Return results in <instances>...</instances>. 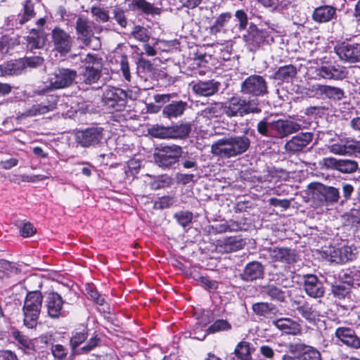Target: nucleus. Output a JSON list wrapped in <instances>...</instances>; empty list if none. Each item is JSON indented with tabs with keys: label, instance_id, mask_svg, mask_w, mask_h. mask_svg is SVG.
<instances>
[{
	"label": "nucleus",
	"instance_id": "obj_55",
	"mask_svg": "<svg viewBox=\"0 0 360 360\" xmlns=\"http://www.w3.org/2000/svg\"><path fill=\"white\" fill-rule=\"evenodd\" d=\"M51 353L57 360H64L68 355V349L62 345H52Z\"/></svg>",
	"mask_w": 360,
	"mask_h": 360
},
{
	"label": "nucleus",
	"instance_id": "obj_14",
	"mask_svg": "<svg viewBox=\"0 0 360 360\" xmlns=\"http://www.w3.org/2000/svg\"><path fill=\"white\" fill-rule=\"evenodd\" d=\"M103 136V129L100 127H89L79 130L75 134L77 143L84 148L95 146L101 143Z\"/></svg>",
	"mask_w": 360,
	"mask_h": 360
},
{
	"label": "nucleus",
	"instance_id": "obj_63",
	"mask_svg": "<svg viewBox=\"0 0 360 360\" xmlns=\"http://www.w3.org/2000/svg\"><path fill=\"white\" fill-rule=\"evenodd\" d=\"M0 270L2 271L4 276L5 274L16 273L18 271V268L7 260L0 259Z\"/></svg>",
	"mask_w": 360,
	"mask_h": 360
},
{
	"label": "nucleus",
	"instance_id": "obj_54",
	"mask_svg": "<svg viewBox=\"0 0 360 360\" xmlns=\"http://www.w3.org/2000/svg\"><path fill=\"white\" fill-rule=\"evenodd\" d=\"M176 202L174 197L163 196L159 198L154 203V208L158 210L166 209L172 206Z\"/></svg>",
	"mask_w": 360,
	"mask_h": 360
},
{
	"label": "nucleus",
	"instance_id": "obj_6",
	"mask_svg": "<svg viewBox=\"0 0 360 360\" xmlns=\"http://www.w3.org/2000/svg\"><path fill=\"white\" fill-rule=\"evenodd\" d=\"M84 66L80 72L83 82L86 84L96 83L101 77L103 60L96 55L89 53L82 60Z\"/></svg>",
	"mask_w": 360,
	"mask_h": 360
},
{
	"label": "nucleus",
	"instance_id": "obj_17",
	"mask_svg": "<svg viewBox=\"0 0 360 360\" xmlns=\"http://www.w3.org/2000/svg\"><path fill=\"white\" fill-rule=\"evenodd\" d=\"M335 51L342 61L349 63L360 61V44L342 42L335 47Z\"/></svg>",
	"mask_w": 360,
	"mask_h": 360
},
{
	"label": "nucleus",
	"instance_id": "obj_62",
	"mask_svg": "<svg viewBox=\"0 0 360 360\" xmlns=\"http://www.w3.org/2000/svg\"><path fill=\"white\" fill-rule=\"evenodd\" d=\"M99 342H100V338H98L97 335L91 338L84 346L81 347L80 353H84V354L89 353V352H91L92 349H94L96 347H97L98 345Z\"/></svg>",
	"mask_w": 360,
	"mask_h": 360
},
{
	"label": "nucleus",
	"instance_id": "obj_1",
	"mask_svg": "<svg viewBox=\"0 0 360 360\" xmlns=\"http://www.w3.org/2000/svg\"><path fill=\"white\" fill-rule=\"evenodd\" d=\"M248 131L249 128L245 130L243 135L231 136L219 139L212 145V153L224 158H234L243 154L250 147V139L246 136Z\"/></svg>",
	"mask_w": 360,
	"mask_h": 360
},
{
	"label": "nucleus",
	"instance_id": "obj_30",
	"mask_svg": "<svg viewBox=\"0 0 360 360\" xmlns=\"http://www.w3.org/2000/svg\"><path fill=\"white\" fill-rule=\"evenodd\" d=\"M273 325L287 334L295 335L301 333L300 325L288 318L279 319L274 321Z\"/></svg>",
	"mask_w": 360,
	"mask_h": 360
},
{
	"label": "nucleus",
	"instance_id": "obj_56",
	"mask_svg": "<svg viewBox=\"0 0 360 360\" xmlns=\"http://www.w3.org/2000/svg\"><path fill=\"white\" fill-rule=\"evenodd\" d=\"M150 131L153 136L157 138L167 139L171 136L169 127H153Z\"/></svg>",
	"mask_w": 360,
	"mask_h": 360
},
{
	"label": "nucleus",
	"instance_id": "obj_37",
	"mask_svg": "<svg viewBox=\"0 0 360 360\" xmlns=\"http://www.w3.org/2000/svg\"><path fill=\"white\" fill-rule=\"evenodd\" d=\"M297 73V70L294 65H284L280 67L274 73V78L278 80L289 82L295 77Z\"/></svg>",
	"mask_w": 360,
	"mask_h": 360
},
{
	"label": "nucleus",
	"instance_id": "obj_20",
	"mask_svg": "<svg viewBox=\"0 0 360 360\" xmlns=\"http://www.w3.org/2000/svg\"><path fill=\"white\" fill-rule=\"evenodd\" d=\"M323 165L328 169H333L344 174H350L358 169L356 161L349 159H336L335 158H326L323 160Z\"/></svg>",
	"mask_w": 360,
	"mask_h": 360
},
{
	"label": "nucleus",
	"instance_id": "obj_44",
	"mask_svg": "<svg viewBox=\"0 0 360 360\" xmlns=\"http://www.w3.org/2000/svg\"><path fill=\"white\" fill-rule=\"evenodd\" d=\"M231 17V13L229 12L220 14L214 23L210 27V33L212 34H217L220 32L222 27L230 20Z\"/></svg>",
	"mask_w": 360,
	"mask_h": 360
},
{
	"label": "nucleus",
	"instance_id": "obj_2",
	"mask_svg": "<svg viewBox=\"0 0 360 360\" xmlns=\"http://www.w3.org/2000/svg\"><path fill=\"white\" fill-rule=\"evenodd\" d=\"M301 129V125L290 120L278 119L271 120L264 117L257 124L259 134L271 139H283Z\"/></svg>",
	"mask_w": 360,
	"mask_h": 360
},
{
	"label": "nucleus",
	"instance_id": "obj_60",
	"mask_svg": "<svg viewBox=\"0 0 360 360\" xmlns=\"http://www.w3.org/2000/svg\"><path fill=\"white\" fill-rule=\"evenodd\" d=\"M138 68L143 72L153 74L155 72V68L151 62L143 57L139 58L137 62Z\"/></svg>",
	"mask_w": 360,
	"mask_h": 360
},
{
	"label": "nucleus",
	"instance_id": "obj_28",
	"mask_svg": "<svg viewBox=\"0 0 360 360\" xmlns=\"http://www.w3.org/2000/svg\"><path fill=\"white\" fill-rule=\"evenodd\" d=\"M246 243L241 236H230L219 240L217 247L224 252H231L243 248Z\"/></svg>",
	"mask_w": 360,
	"mask_h": 360
},
{
	"label": "nucleus",
	"instance_id": "obj_42",
	"mask_svg": "<svg viewBox=\"0 0 360 360\" xmlns=\"http://www.w3.org/2000/svg\"><path fill=\"white\" fill-rule=\"evenodd\" d=\"M170 138L171 139H184L188 136L191 131V126L190 124H180L171 127Z\"/></svg>",
	"mask_w": 360,
	"mask_h": 360
},
{
	"label": "nucleus",
	"instance_id": "obj_48",
	"mask_svg": "<svg viewBox=\"0 0 360 360\" xmlns=\"http://www.w3.org/2000/svg\"><path fill=\"white\" fill-rule=\"evenodd\" d=\"M193 217V213L190 211L182 210L174 214V218L176 220L178 224L183 227L189 226L192 222Z\"/></svg>",
	"mask_w": 360,
	"mask_h": 360
},
{
	"label": "nucleus",
	"instance_id": "obj_4",
	"mask_svg": "<svg viewBox=\"0 0 360 360\" xmlns=\"http://www.w3.org/2000/svg\"><path fill=\"white\" fill-rule=\"evenodd\" d=\"M43 302V295L39 290L27 293L22 307L23 323L28 328H34L38 324V319Z\"/></svg>",
	"mask_w": 360,
	"mask_h": 360
},
{
	"label": "nucleus",
	"instance_id": "obj_51",
	"mask_svg": "<svg viewBox=\"0 0 360 360\" xmlns=\"http://www.w3.org/2000/svg\"><path fill=\"white\" fill-rule=\"evenodd\" d=\"M91 13L92 15L96 18V20L97 21L106 22L109 20L110 17L108 15V12L103 8L92 6L91 8Z\"/></svg>",
	"mask_w": 360,
	"mask_h": 360
},
{
	"label": "nucleus",
	"instance_id": "obj_8",
	"mask_svg": "<svg viewBox=\"0 0 360 360\" xmlns=\"http://www.w3.org/2000/svg\"><path fill=\"white\" fill-rule=\"evenodd\" d=\"M312 190V198L318 205H329L335 203L340 198V192L333 186H325L321 183L310 184Z\"/></svg>",
	"mask_w": 360,
	"mask_h": 360
},
{
	"label": "nucleus",
	"instance_id": "obj_45",
	"mask_svg": "<svg viewBox=\"0 0 360 360\" xmlns=\"http://www.w3.org/2000/svg\"><path fill=\"white\" fill-rule=\"evenodd\" d=\"M35 15L33 4L30 0H27L23 7V14L19 15L16 18V22L20 25H22L27 22Z\"/></svg>",
	"mask_w": 360,
	"mask_h": 360
},
{
	"label": "nucleus",
	"instance_id": "obj_50",
	"mask_svg": "<svg viewBox=\"0 0 360 360\" xmlns=\"http://www.w3.org/2000/svg\"><path fill=\"white\" fill-rule=\"evenodd\" d=\"M231 329V325L224 319H218L215 321L209 328L207 331L210 333H214L217 332L229 330Z\"/></svg>",
	"mask_w": 360,
	"mask_h": 360
},
{
	"label": "nucleus",
	"instance_id": "obj_21",
	"mask_svg": "<svg viewBox=\"0 0 360 360\" xmlns=\"http://www.w3.org/2000/svg\"><path fill=\"white\" fill-rule=\"evenodd\" d=\"M304 278V289L307 295L313 298H320L324 295L325 288L316 276L307 274Z\"/></svg>",
	"mask_w": 360,
	"mask_h": 360
},
{
	"label": "nucleus",
	"instance_id": "obj_13",
	"mask_svg": "<svg viewBox=\"0 0 360 360\" xmlns=\"http://www.w3.org/2000/svg\"><path fill=\"white\" fill-rule=\"evenodd\" d=\"M333 143L328 146L331 153L339 155H352L360 153V141L354 139H340L335 136L330 139Z\"/></svg>",
	"mask_w": 360,
	"mask_h": 360
},
{
	"label": "nucleus",
	"instance_id": "obj_57",
	"mask_svg": "<svg viewBox=\"0 0 360 360\" xmlns=\"http://www.w3.org/2000/svg\"><path fill=\"white\" fill-rule=\"evenodd\" d=\"M291 6H293L290 0H276L275 4L273 6L272 11L280 13H284V12L288 10Z\"/></svg>",
	"mask_w": 360,
	"mask_h": 360
},
{
	"label": "nucleus",
	"instance_id": "obj_31",
	"mask_svg": "<svg viewBox=\"0 0 360 360\" xmlns=\"http://www.w3.org/2000/svg\"><path fill=\"white\" fill-rule=\"evenodd\" d=\"M336 13V8L332 6L324 5L317 7L312 13V18L318 22H326L331 20Z\"/></svg>",
	"mask_w": 360,
	"mask_h": 360
},
{
	"label": "nucleus",
	"instance_id": "obj_46",
	"mask_svg": "<svg viewBox=\"0 0 360 360\" xmlns=\"http://www.w3.org/2000/svg\"><path fill=\"white\" fill-rule=\"evenodd\" d=\"M224 103L209 105L203 110L202 115L209 119L219 117L221 113H224Z\"/></svg>",
	"mask_w": 360,
	"mask_h": 360
},
{
	"label": "nucleus",
	"instance_id": "obj_32",
	"mask_svg": "<svg viewBox=\"0 0 360 360\" xmlns=\"http://www.w3.org/2000/svg\"><path fill=\"white\" fill-rule=\"evenodd\" d=\"M253 312L258 316L271 319L276 315L278 309L275 304L269 302H257L252 305Z\"/></svg>",
	"mask_w": 360,
	"mask_h": 360
},
{
	"label": "nucleus",
	"instance_id": "obj_18",
	"mask_svg": "<svg viewBox=\"0 0 360 360\" xmlns=\"http://www.w3.org/2000/svg\"><path fill=\"white\" fill-rule=\"evenodd\" d=\"M307 94L311 96H325L333 101H340L345 97L342 89L330 85L314 84L308 89Z\"/></svg>",
	"mask_w": 360,
	"mask_h": 360
},
{
	"label": "nucleus",
	"instance_id": "obj_33",
	"mask_svg": "<svg viewBox=\"0 0 360 360\" xmlns=\"http://www.w3.org/2000/svg\"><path fill=\"white\" fill-rule=\"evenodd\" d=\"M267 32L264 30H260L257 27H250L248 35L244 36L247 42L254 46H260L266 40Z\"/></svg>",
	"mask_w": 360,
	"mask_h": 360
},
{
	"label": "nucleus",
	"instance_id": "obj_9",
	"mask_svg": "<svg viewBox=\"0 0 360 360\" xmlns=\"http://www.w3.org/2000/svg\"><path fill=\"white\" fill-rule=\"evenodd\" d=\"M75 29L77 40L85 46H89L94 38L98 39L94 37L95 31L101 30L93 21L84 16L77 18Z\"/></svg>",
	"mask_w": 360,
	"mask_h": 360
},
{
	"label": "nucleus",
	"instance_id": "obj_36",
	"mask_svg": "<svg viewBox=\"0 0 360 360\" xmlns=\"http://www.w3.org/2000/svg\"><path fill=\"white\" fill-rule=\"evenodd\" d=\"M345 280V283H336L332 285V293L338 300H343L349 295L351 286L354 283L352 277Z\"/></svg>",
	"mask_w": 360,
	"mask_h": 360
},
{
	"label": "nucleus",
	"instance_id": "obj_10",
	"mask_svg": "<svg viewBox=\"0 0 360 360\" xmlns=\"http://www.w3.org/2000/svg\"><path fill=\"white\" fill-rule=\"evenodd\" d=\"M127 98V92L123 89L108 87L103 92L102 101L111 110L121 112L126 107Z\"/></svg>",
	"mask_w": 360,
	"mask_h": 360
},
{
	"label": "nucleus",
	"instance_id": "obj_19",
	"mask_svg": "<svg viewBox=\"0 0 360 360\" xmlns=\"http://www.w3.org/2000/svg\"><path fill=\"white\" fill-rule=\"evenodd\" d=\"M64 304L65 302L58 293L55 292L48 293L45 298V307L49 316L52 319L65 316Z\"/></svg>",
	"mask_w": 360,
	"mask_h": 360
},
{
	"label": "nucleus",
	"instance_id": "obj_64",
	"mask_svg": "<svg viewBox=\"0 0 360 360\" xmlns=\"http://www.w3.org/2000/svg\"><path fill=\"white\" fill-rule=\"evenodd\" d=\"M114 18L116 22L122 27H126L127 25V20L125 17L124 11L120 8H115L113 11Z\"/></svg>",
	"mask_w": 360,
	"mask_h": 360
},
{
	"label": "nucleus",
	"instance_id": "obj_35",
	"mask_svg": "<svg viewBox=\"0 0 360 360\" xmlns=\"http://www.w3.org/2000/svg\"><path fill=\"white\" fill-rule=\"evenodd\" d=\"M0 70L4 75H18L25 70V63L22 58L9 61L1 65Z\"/></svg>",
	"mask_w": 360,
	"mask_h": 360
},
{
	"label": "nucleus",
	"instance_id": "obj_41",
	"mask_svg": "<svg viewBox=\"0 0 360 360\" xmlns=\"http://www.w3.org/2000/svg\"><path fill=\"white\" fill-rule=\"evenodd\" d=\"M233 354L240 360H252L250 344L246 341L240 342L236 345Z\"/></svg>",
	"mask_w": 360,
	"mask_h": 360
},
{
	"label": "nucleus",
	"instance_id": "obj_25",
	"mask_svg": "<svg viewBox=\"0 0 360 360\" xmlns=\"http://www.w3.org/2000/svg\"><path fill=\"white\" fill-rule=\"evenodd\" d=\"M57 102L58 97L54 95H50L41 103L33 105L30 109L22 113V115L25 117H32L53 111L56 108Z\"/></svg>",
	"mask_w": 360,
	"mask_h": 360
},
{
	"label": "nucleus",
	"instance_id": "obj_12",
	"mask_svg": "<svg viewBox=\"0 0 360 360\" xmlns=\"http://www.w3.org/2000/svg\"><path fill=\"white\" fill-rule=\"evenodd\" d=\"M289 352L299 360H323L320 352L301 341L291 342L288 345Z\"/></svg>",
	"mask_w": 360,
	"mask_h": 360
},
{
	"label": "nucleus",
	"instance_id": "obj_27",
	"mask_svg": "<svg viewBox=\"0 0 360 360\" xmlns=\"http://www.w3.org/2000/svg\"><path fill=\"white\" fill-rule=\"evenodd\" d=\"M220 83L214 79L199 81L192 86L193 91L201 96H211L219 89Z\"/></svg>",
	"mask_w": 360,
	"mask_h": 360
},
{
	"label": "nucleus",
	"instance_id": "obj_47",
	"mask_svg": "<svg viewBox=\"0 0 360 360\" xmlns=\"http://www.w3.org/2000/svg\"><path fill=\"white\" fill-rule=\"evenodd\" d=\"M87 337L88 334L85 330L72 335L70 341V345L73 354H77V348L87 339Z\"/></svg>",
	"mask_w": 360,
	"mask_h": 360
},
{
	"label": "nucleus",
	"instance_id": "obj_7",
	"mask_svg": "<svg viewBox=\"0 0 360 360\" xmlns=\"http://www.w3.org/2000/svg\"><path fill=\"white\" fill-rule=\"evenodd\" d=\"M240 92L248 97L259 99V97L269 94L268 84L262 76L252 75L241 82Z\"/></svg>",
	"mask_w": 360,
	"mask_h": 360
},
{
	"label": "nucleus",
	"instance_id": "obj_59",
	"mask_svg": "<svg viewBox=\"0 0 360 360\" xmlns=\"http://www.w3.org/2000/svg\"><path fill=\"white\" fill-rule=\"evenodd\" d=\"M120 69L122 72V75L124 79L127 81L131 80V74L129 70V65L127 56L126 55H122L120 59Z\"/></svg>",
	"mask_w": 360,
	"mask_h": 360
},
{
	"label": "nucleus",
	"instance_id": "obj_22",
	"mask_svg": "<svg viewBox=\"0 0 360 360\" xmlns=\"http://www.w3.org/2000/svg\"><path fill=\"white\" fill-rule=\"evenodd\" d=\"M316 75L326 79H343L347 77V71L340 65L326 64L316 69Z\"/></svg>",
	"mask_w": 360,
	"mask_h": 360
},
{
	"label": "nucleus",
	"instance_id": "obj_26",
	"mask_svg": "<svg viewBox=\"0 0 360 360\" xmlns=\"http://www.w3.org/2000/svg\"><path fill=\"white\" fill-rule=\"evenodd\" d=\"M313 139V134L309 132L300 133L292 136L285 144L286 151L295 153L303 150Z\"/></svg>",
	"mask_w": 360,
	"mask_h": 360
},
{
	"label": "nucleus",
	"instance_id": "obj_5",
	"mask_svg": "<svg viewBox=\"0 0 360 360\" xmlns=\"http://www.w3.org/2000/svg\"><path fill=\"white\" fill-rule=\"evenodd\" d=\"M183 149L180 146L172 144L160 146L153 154L155 162L160 167L169 169L179 161Z\"/></svg>",
	"mask_w": 360,
	"mask_h": 360
},
{
	"label": "nucleus",
	"instance_id": "obj_58",
	"mask_svg": "<svg viewBox=\"0 0 360 360\" xmlns=\"http://www.w3.org/2000/svg\"><path fill=\"white\" fill-rule=\"evenodd\" d=\"M22 60L25 63V70L27 67L31 68L39 67L44 62V58L41 56L26 57L22 58Z\"/></svg>",
	"mask_w": 360,
	"mask_h": 360
},
{
	"label": "nucleus",
	"instance_id": "obj_39",
	"mask_svg": "<svg viewBox=\"0 0 360 360\" xmlns=\"http://www.w3.org/2000/svg\"><path fill=\"white\" fill-rule=\"evenodd\" d=\"M333 253V255L331 257L334 258L333 260L336 262L345 263L349 260H352L355 257L351 248L348 246L335 250Z\"/></svg>",
	"mask_w": 360,
	"mask_h": 360
},
{
	"label": "nucleus",
	"instance_id": "obj_40",
	"mask_svg": "<svg viewBox=\"0 0 360 360\" xmlns=\"http://www.w3.org/2000/svg\"><path fill=\"white\" fill-rule=\"evenodd\" d=\"M12 336L18 342L19 349H22L25 352L34 350V345L32 340L27 336L22 334L21 332L18 330L13 331Z\"/></svg>",
	"mask_w": 360,
	"mask_h": 360
},
{
	"label": "nucleus",
	"instance_id": "obj_15",
	"mask_svg": "<svg viewBox=\"0 0 360 360\" xmlns=\"http://www.w3.org/2000/svg\"><path fill=\"white\" fill-rule=\"evenodd\" d=\"M334 336L340 345L352 349H360V337L352 327L339 326L335 329Z\"/></svg>",
	"mask_w": 360,
	"mask_h": 360
},
{
	"label": "nucleus",
	"instance_id": "obj_43",
	"mask_svg": "<svg viewBox=\"0 0 360 360\" xmlns=\"http://www.w3.org/2000/svg\"><path fill=\"white\" fill-rule=\"evenodd\" d=\"M296 310L303 318L309 321H314L318 316L313 306L308 302H304L302 305L297 307Z\"/></svg>",
	"mask_w": 360,
	"mask_h": 360
},
{
	"label": "nucleus",
	"instance_id": "obj_24",
	"mask_svg": "<svg viewBox=\"0 0 360 360\" xmlns=\"http://www.w3.org/2000/svg\"><path fill=\"white\" fill-rule=\"evenodd\" d=\"M264 276V266L263 264L259 262L252 261L245 265L239 276L243 281L252 282L263 278Z\"/></svg>",
	"mask_w": 360,
	"mask_h": 360
},
{
	"label": "nucleus",
	"instance_id": "obj_3",
	"mask_svg": "<svg viewBox=\"0 0 360 360\" xmlns=\"http://www.w3.org/2000/svg\"><path fill=\"white\" fill-rule=\"evenodd\" d=\"M262 109L256 98L235 96L229 98L224 105V114L229 118L260 113Z\"/></svg>",
	"mask_w": 360,
	"mask_h": 360
},
{
	"label": "nucleus",
	"instance_id": "obj_38",
	"mask_svg": "<svg viewBox=\"0 0 360 360\" xmlns=\"http://www.w3.org/2000/svg\"><path fill=\"white\" fill-rule=\"evenodd\" d=\"M46 43V37L42 31L33 29L27 37V45L31 50L41 49Z\"/></svg>",
	"mask_w": 360,
	"mask_h": 360
},
{
	"label": "nucleus",
	"instance_id": "obj_53",
	"mask_svg": "<svg viewBox=\"0 0 360 360\" xmlns=\"http://www.w3.org/2000/svg\"><path fill=\"white\" fill-rule=\"evenodd\" d=\"M131 35L136 39L142 42H147L150 39L147 29L141 26H136L131 32Z\"/></svg>",
	"mask_w": 360,
	"mask_h": 360
},
{
	"label": "nucleus",
	"instance_id": "obj_23",
	"mask_svg": "<svg viewBox=\"0 0 360 360\" xmlns=\"http://www.w3.org/2000/svg\"><path fill=\"white\" fill-rule=\"evenodd\" d=\"M269 256L274 262L292 264L297 262V255L295 251L288 248H270L268 249Z\"/></svg>",
	"mask_w": 360,
	"mask_h": 360
},
{
	"label": "nucleus",
	"instance_id": "obj_16",
	"mask_svg": "<svg viewBox=\"0 0 360 360\" xmlns=\"http://www.w3.org/2000/svg\"><path fill=\"white\" fill-rule=\"evenodd\" d=\"M77 76L75 70L60 68L56 69L49 78L50 86L53 89L70 86Z\"/></svg>",
	"mask_w": 360,
	"mask_h": 360
},
{
	"label": "nucleus",
	"instance_id": "obj_11",
	"mask_svg": "<svg viewBox=\"0 0 360 360\" xmlns=\"http://www.w3.org/2000/svg\"><path fill=\"white\" fill-rule=\"evenodd\" d=\"M51 41L53 49L60 56L70 53L74 44V38L63 29L56 27L51 31Z\"/></svg>",
	"mask_w": 360,
	"mask_h": 360
},
{
	"label": "nucleus",
	"instance_id": "obj_29",
	"mask_svg": "<svg viewBox=\"0 0 360 360\" xmlns=\"http://www.w3.org/2000/svg\"><path fill=\"white\" fill-rule=\"evenodd\" d=\"M259 290L264 297H269L272 301L285 302L286 300L285 292L274 284L261 285Z\"/></svg>",
	"mask_w": 360,
	"mask_h": 360
},
{
	"label": "nucleus",
	"instance_id": "obj_61",
	"mask_svg": "<svg viewBox=\"0 0 360 360\" xmlns=\"http://www.w3.org/2000/svg\"><path fill=\"white\" fill-rule=\"evenodd\" d=\"M235 16L239 22V30H245L248 23V15L243 10H238L235 13Z\"/></svg>",
	"mask_w": 360,
	"mask_h": 360
},
{
	"label": "nucleus",
	"instance_id": "obj_52",
	"mask_svg": "<svg viewBox=\"0 0 360 360\" xmlns=\"http://www.w3.org/2000/svg\"><path fill=\"white\" fill-rule=\"evenodd\" d=\"M134 5L146 13L155 14L158 13V8L154 7L150 3L146 0H136Z\"/></svg>",
	"mask_w": 360,
	"mask_h": 360
},
{
	"label": "nucleus",
	"instance_id": "obj_49",
	"mask_svg": "<svg viewBox=\"0 0 360 360\" xmlns=\"http://www.w3.org/2000/svg\"><path fill=\"white\" fill-rule=\"evenodd\" d=\"M171 184V179L167 176H158L150 182V186L153 190L160 189L167 187Z\"/></svg>",
	"mask_w": 360,
	"mask_h": 360
},
{
	"label": "nucleus",
	"instance_id": "obj_34",
	"mask_svg": "<svg viewBox=\"0 0 360 360\" xmlns=\"http://www.w3.org/2000/svg\"><path fill=\"white\" fill-rule=\"evenodd\" d=\"M186 105L187 103L182 101H172L164 107L162 114L168 118L178 117L183 115Z\"/></svg>",
	"mask_w": 360,
	"mask_h": 360
}]
</instances>
